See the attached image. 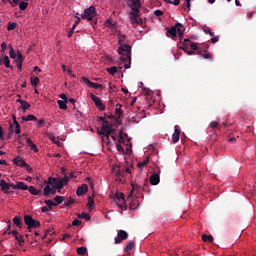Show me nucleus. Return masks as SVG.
Segmentation results:
<instances>
[{"label":"nucleus","mask_w":256,"mask_h":256,"mask_svg":"<svg viewBox=\"0 0 256 256\" xmlns=\"http://www.w3.org/2000/svg\"><path fill=\"white\" fill-rule=\"evenodd\" d=\"M118 54L122 56L120 57L121 61H123L124 63L125 61H128V64H124V68L131 69V45H120L118 48Z\"/></svg>","instance_id":"f257e3e1"},{"label":"nucleus","mask_w":256,"mask_h":256,"mask_svg":"<svg viewBox=\"0 0 256 256\" xmlns=\"http://www.w3.org/2000/svg\"><path fill=\"white\" fill-rule=\"evenodd\" d=\"M48 185H53L54 189H58V193H61V188L65 187V185H69V176L65 174L63 178L50 177L48 179Z\"/></svg>","instance_id":"f03ea898"},{"label":"nucleus","mask_w":256,"mask_h":256,"mask_svg":"<svg viewBox=\"0 0 256 256\" xmlns=\"http://www.w3.org/2000/svg\"><path fill=\"white\" fill-rule=\"evenodd\" d=\"M131 12L130 19H132L133 23L139 25L141 23V18H139V8L141 7V0H131Z\"/></svg>","instance_id":"7ed1b4c3"},{"label":"nucleus","mask_w":256,"mask_h":256,"mask_svg":"<svg viewBox=\"0 0 256 256\" xmlns=\"http://www.w3.org/2000/svg\"><path fill=\"white\" fill-rule=\"evenodd\" d=\"M97 11L95 10V6H90L89 8L84 9V13L81 16V19H87V21H91L94 25H97Z\"/></svg>","instance_id":"20e7f679"},{"label":"nucleus","mask_w":256,"mask_h":256,"mask_svg":"<svg viewBox=\"0 0 256 256\" xmlns=\"http://www.w3.org/2000/svg\"><path fill=\"white\" fill-rule=\"evenodd\" d=\"M24 223L25 225H27L29 231H31L32 229H37L38 227H41V222L33 219V216L31 215L24 216Z\"/></svg>","instance_id":"39448f33"},{"label":"nucleus","mask_w":256,"mask_h":256,"mask_svg":"<svg viewBox=\"0 0 256 256\" xmlns=\"http://www.w3.org/2000/svg\"><path fill=\"white\" fill-rule=\"evenodd\" d=\"M13 163L14 165H17V167H24L28 173H31V171H33V168H31V166H29V164H27V162H25V160H23V158H21V156H17L13 159Z\"/></svg>","instance_id":"423d86ee"},{"label":"nucleus","mask_w":256,"mask_h":256,"mask_svg":"<svg viewBox=\"0 0 256 256\" xmlns=\"http://www.w3.org/2000/svg\"><path fill=\"white\" fill-rule=\"evenodd\" d=\"M113 128H111L108 124H102L101 131H98L99 135H105L106 139L109 140L111 134L114 132Z\"/></svg>","instance_id":"0eeeda50"},{"label":"nucleus","mask_w":256,"mask_h":256,"mask_svg":"<svg viewBox=\"0 0 256 256\" xmlns=\"http://www.w3.org/2000/svg\"><path fill=\"white\" fill-rule=\"evenodd\" d=\"M83 83H85L90 89H103V84L92 82L87 77H82Z\"/></svg>","instance_id":"6e6552de"},{"label":"nucleus","mask_w":256,"mask_h":256,"mask_svg":"<svg viewBox=\"0 0 256 256\" xmlns=\"http://www.w3.org/2000/svg\"><path fill=\"white\" fill-rule=\"evenodd\" d=\"M129 234L125 232L124 230H119L118 231V237L115 238V244L119 245V243H122L125 241V239H128Z\"/></svg>","instance_id":"1a4fd4ad"},{"label":"nucleus","mask_w":256,"mask_h":256,"mask_svg":"<svg viewBox=\"0 0 256 256\" xmlns=\"http://www.w3.org/2000/svg\"><path fill=\"white\" fill-rule=\"evenodd\" d=\"M114 199H116V203L117 205L120 207V209H123V204L125 203V194L123 193H117L114 197Z\"/></svg>","instance_id":"9d476101"},{"label":"nucleus","mask_w":256,"mask_h":256,"mask_svg":"<svg viewBox=\"0 0 256 256\" xmlns=\"http://www.w3.org/2000/svg\"><path fill=\"white\" fill-rule=\"evenodd\" d=\"M179 137H181V131L179 130V126L174 127V133L172 135V142L179 143Z\"/></svg>","instance_id":"9b49d317"},{"label":"nucleus","mask_w":256,"mask_h":256,"mask_svg":"<svg viewBox=\"0 0 256 256\" xmlns=\"http://www.w3.org/2000/svg\"><path fill=\"white\" fill-rule=\"evenodd\" d=\"M8 235H13L15 237V240L18 241L19 245L25 243V239H23V236H19V232H17L16 230L9 231Z\"/></svg>","instance_id":"f8f14e48"},{"label":"nucleus","mask_w":256,"mask_h":256,"mask_svg":"<svg viewBox=\"0 0 256 256\" xmlns=\"http://www.w3.org/2000/svg\"><path fill=\"white\" fill-rule=\"evenodd\" d=\"M89 191V186L87 184H83L82 186L78 187L76 190V194L78 197H81V195H85Z\"/></svg>","instance_id":"ddd939ff"},{"label":"nucleus","mask_w":256,"mask_h":256,"mask_svg":"<svg viewBox=\"0 0 256 256\" xmlns=\"http://www.w3.org/2000/svg\"><path fill=\"white\" fill-rule=\"evenodd\" d=\"M160 181H161V178H160L159 174L154 173L150 176L151 185H159Z\"/></svg>","instance_id":"4468645a"},{"label":"nucleus","mask_w":256,"mask_h":256,"mask_svg":"<svg viewBox=\"0 0 256 256\" xmlns=\"http://www.w3.org/2000/svg\"><path fill=\"white\" fill-rule=\"evenodd\" d=\"M0 187L3 191V193H5L6 195H8L9 193V189H11L9 187V183H6L4 179L0 180Z\"/></svg>","instance_id":"2eb2a0df"},{"label":"nucleus","mask_w":256,"mask_h":256,"mask_svg":"<svg viewBox=\"0 0 256 256\" xmlns=\"http://www.w3.org/2000/svg\"><path fill=\"white\" fill-rule=\"evenodd\" d=\"M166 31H167L166 33L167 37L171 36L172 39H175V37H177L175 26H172L171 28H167Z\"/></svg>","instance_id":"dca6fc26"},{"label":"nucleus","mask_w":256,"mask_h":256,"mask_svg":"<svg viewBox=\"0 0 256 256\" xmlns=\"http://www.w3.org/2000/svg\"><path fill=\"white\" fill-rule=\"evenodd\" d=\"M198 55L200 57H203L204 59H213V55H211V53H209V51L205 50V51H199Z\"/></svg>","instance_id":"f3484780"},{"label":"nucleus","mask_w":256,"mask_h":256,"mask_svg":"<svg viewBox=\"0 0 256 256\" xmlns=\"http://www.w3.org/2000/svg\"><path fill=\"white\" fill-rule=\"evenodd\" d=\"M13 123L15 125V134L19 135V133H21V125L19 124V122L17 121V117L13 116Z\"/></svg>","instance_id":"a211bd4d"},{"label":"nucleus","mask_w":256,"mask_h":256,"mask_svg":"<svg viewBox=\"0 0 256 256\" xmlns=\"http://www.w3.org/2000/svg\"><path fill=\"white\" fill-rule=\"evenodd\" d=\"M15 189H20L21 191H28L29 186L24 184V182H17L16 186H14Z\"/></svg>","instance_id":"6ab92c4d"},{"label":"nucleus","mask_w":256,"mask_h":256,"mask_svg":"<svg viewBox=\"0 0 256 256\" xmlns=\"http://www.w3.org/2000/svg\"><path fill=\"white\" fill-rule=\"evenodd\" d=\"M18 103H20L21 109L23 111H27V109H29L31 107V104H29V102H27L25 100H18Z\"/></svg>","instance_id":"aec40b11"},{"label":"nucleus","mask_w":256,"mask_h":256,"mask_svg":"<svg viewBox=\"0 0 256 256\" xmlns=\"http://www.w3.org/2000/svg\"><path fill=\"white\" fill-rule=\"evenodd\" d=\"M0 59L3 61L6 69H13V67L11 66V61L9 60V56H4V58Z\"/></svg>","instance_id":"412c9836"},{"label":"nucleus","mask_w":256,"mask_h":256,"mask_svg":"<svg viewBox=\"0 0 256 256\" xmlns=\"http://www.w3.org/2000/svg\"><path fill=\"white\" fill-rule=\"evenodd\" d=\"M174 28H176V34H178L179 37H183V30H181V29H183V24L176 23Z\"/></svg>","instance_id":"4be33fe9"},{"label":"nucleus","mask_w":256,"mask_h":256,"mask_svg":"<svg viewBox=\"0 0 256 256\" xmlns=\"http://www.w3.org/2000/svg\"><path fill=\"white\" fill-rule=\"evenodd\" d=\"M87 207L90 209V211H93V209H95V200H93V196L88 197Z\"/></svg>","instance_id":"5701e85b"},{"label":"nucleus","mask_w":256,"mask_h":256,"mask_svg":"<svg viewBox=\"0 0 256 256\" xmlns=\"http://www.w3.org/2000/svg\"><path fill=\"white\" fill-rule=\"evenodd\" d=\"M25 121H37V117H35V115H33V114H29L28 116H23L21 123H23Z\"/></svg>","instance_id":"b1692460"},{"label":"nucleus","mask_w":256,"mask_h":256,"mask_svg":"<svg viewBox=\"0 0 256 256\" xmlns=\"http://www.w3.org/2000/svg\"><path fill=\"white\" fill-rule=\"evenodd\" d=\"M39 82H40V80H39V77H37V76H32L30 78V83L33 87H37V85H39Z\"/></svg>","instance_id":"393cba45"},{"label":"nucleus","mask_w":256,"mask_h":256,"mask_svg":"<svg viewBox=\"0 0 256 256\" xmlns=\"http://www.w3.org/2000/svg\"><path fill=\"white\" fill-rule=\"evenodd\" d=\"M13 223L16 227H19V229H21V227H23V222H21V219L17 216H15L13 218Z\"/></svg>","instance_id":"a878e982"},{"label":"nucleus","mask_w":256,"mask_h":256,"mask_svg":"<svg viewBox=\"0 0 256 256\" xmlns=\"http://www.w3.org/2000/svg\"><path fill=\"white\" fill-rule=\"evenodd\" d=\"M202 240H203L205 243H213V236L207 235V234H203V235H202Z\"/></svg>","instance_id":"bb28decb"},{"label":"nucleus","mask_w":256,"mask_h":256,"mask_svg":"<svg viewBox=\"0 0 256 256\" xmlns=\"http://www.w3.org/2000/svg\"><path fill=\"white\" fill-rule=\"evenodd\" d=\"M133 249H135V241H130L124 248V251H133Z\"/></svg>","instance_id":"cd10ccee"},{"label":"nucleus","mask_w":256,"mask_h":256,"mask_svg":"<svg viewBox=\"0 0 256 256\" xmlns=\"http://www.w3.org/2000/svg\"><path fill=\"white\" fill-rule=\"evenodd\" d=\"M28 191L31 193V195H39V193H41V190H37L35 186L28 187Z\"/></svg>","instance_id":"c85d7f7f"},{"label":"nucleus","mask_w":256,"mask_h":256,"mask_svg":"<svg viewBox=\"0 0 256 256\" xmlns=\"http://www.w3.org/2000/svg\"><path fill=\"white\" fill-rule=\"evenodd\" d=\"M149 163V156H147L143 161L138 162L137 166L139 167V169H143V167H145V165H147Z\"/></svg>","instance_id":"c756f323"},{"label":"nucleus","mask_w":256,"mask_h":256,"mask_svg":"<svg viewBox=\"0 0 256 256\" xmlns=\"http://www.w3.org/2000/svg\"><path fill=\"white\" fill-rule=\"evenodd\" d=\"M116 177H125V168L118 167Z\"/></svg>","instance_id":"7c9ffc66"},{"label":"nucleus","mask_w":256,"mask_h":256,"mask_svg":"<svg viewBox=\"0 0 256 256\" xmlns=\"http://www.w3.org/2000/svg\"><path fill=\"white\" fill-rule=\"evenodd\" d=\"M57 104L59 105L60 109H63L64 111L67 110V101L58 100Z\"/></svg>","instance_id":"2f4dec72"},{"label":"nucleus","mask_w":256,"mask_h":256,"mask_svg":"<svg viewBox=\"0 0 256 256\" xmlns=\"http://www.w3.org/2000/svg\"><path fill=\"white\" fill-rule=\"evenodd\" d=\"M23 64V54H21L19 51L17 52L16 56V65Z\"/></svg>","instance_id":"473e14b6"},{"label":"nucleus","mask_w":256,"mask_h":256,"mask_svg":"<svg viewBox=\"0 0 256 256\" xmlns=\"http://www.w3.org/2000/svg\"><path fill=\"white\" fill-rule=\"evenodd\" d=\"M75 203V199L69 197L68 200L64 202L65 207L71 208V206Z\"/></svg>","instance_id":"72a5a7b5"},{"label":"nucleus","mask_w":256,"mask_h":256,"mask_svg":"<svg viewBox=\"0 0 256 256\" xmlns=\"http://www.w3.org/2000/svg\"><path fill=\"white\" fill-rule=\"evenodd\" d=\"M54 201H56L55 204L57 206L61 205V203H63V201H65V197H63V196H56V197H54Z\"/></svg>","instance_id":"f704fd0d"},{"label":"nucleus","mask_w":256,"mask_h":256,"mask_svg":"<svg viewBox=\"0 0 256 256\" xmlns=\"http://www.w3.org/2000/svg\"><path fill=\"white\" fill-rule=\"evenodd\" d=\"M44 203L48 205V209H50V211L53 207H57V204L52 200H45Z\"/></svg>","instance_id":"c9c22d12"},{"label":"nucleus","mask_w":256,"mask_h":256,"mask_svg":"<svg viewBox=\"0 0 256 256\" xmlns=\"http://www.w3.org/2000/svg\"><path fill=\"white\" fill-rule=\"evenodd\" d=\"M15 29H17V23H15V22H8L7 30L8 31H15Z\"/></svg>","instance_id":"e433bc0d"},{"label":"nucleus","mask_w":256,"mask_h":256,"mask_svg":"<svg viewBox=\"0 0 256 256\" xmlns=\"http://www.w3.org/2000/svg\"><path fill=\"white\" fill-rule=\"evenodd\" d=\"M78 255H87V247H79L77 248Z\"/></svg>","instance_id":"4c0bfd02"},{"label":"nucleus","mask_w":256,"mask_h":256,"mask_svg":"<svg viewBox=\"0 0 256 256\" xmlns=\"http://www.w3.org/2000/svg\"><path fill=\"white\" fill-rule=\"evenodd\" d=\"M95 106L97 107V109H99V111H105V104H103V102H101V100L96 102Z\"/></svg>","instance_id":"58836bf2"},{"label":"nucleus","mask_w":256,"mask_h":256,"mask_svg":"<svg viewBox=\"0 0 256 256\" xmlns=\"http://www.w3.org/2000/svg\"><path fill=\"white\" fill-rule=\"evenodd\" d=\"M27 7H29V3L22 1L19 3V9L20 11H25V9H27Z\"/></svg>","instance_id":"ea45409f"},{"label":"nucleus","mask_w":256,"mask_h":256,"mask_svg":"<svg viewBox=\"0 0 256 256\" xmlns=\"http://www.w3.org/2000/svg\"><path fill=\"white\" fill-rule=\"evenodd\" d=\"M115 113L118 117H121V115H123V110H121V104L116 105Z\"/></svg>","instance_id":"a19ab883"},{"label":"nucleus","mask_w":256,"mask_h":256,"mask_svg":"<svg viewBox=\"0 0 256 256\" xmlns=\"http://www.w3.org/2000/svg\"><path fill=\"white\" fill-rule=\"evenodd\" d=\"M119 40H118V43H119V45H125L124 43H125V40L127 39V36L125 35V34H120L119 36Z\"/></svg>","instance_id":"79ce46f5"},{"label":"nucleus","mask_w":256,"mask_h":256,"mask_svg":"<svg viewBox=\"0 0 256 256\" xmlns=\"http://www.w3.org/2000/svg\"><path fill=\"white\" fill-rule=\"evenodd\" d=\"M49 193H51V186L48 185L44 188V192H43L44 197H49Z\"/></svg>","instance_id":"37998d69"},{"label":"nucleus","mask_w":256,"mask_h":256,"mask_svg":"<svg viewBox=\"0 0 256 256\" xmlns=\"http://www.w3.org/2000/svg\"><path fill=\"white\" fill-rule=\"evenodd\" d=\"M107 72H108L110 75H115V73H117V67L112 66V67H110V68L107 69Z\"/></svg>","instance_id":"c03bdc74"},{"label":"nucleus","mask_w":256,"mask_h":256,"mask_svg":"<svg viewBox=\"0 0 256 256\" xmlns=\"http://www.w3.org/2000/svg\"><path fill=\"white\" fill-rule=\"evenodd\" d=\"M78 217H82V219H86V221H89L91 219V216H89V214L85 212H82L81 214H79Z\"/></svg>","instance_id":"a18cd8bd"},{"label":"nucleus","mask_w":256,"mask_h":256,"mask_svg":"<svg viewBox=\"0 0 256 256\" xmlns=\"http://www.w3.org/2000/svg\"><path fill=\"white\" fill-rule=\"evenodd\" d=\"M165 3H169L170 5H179L181 3V0H164Z\"/></svg>","instance_id":"49530a36"},{"label":"nucleus","mask_w":256,"mask_h":256,"mask_svg":"<svg viewBox=\"0 0 256 256\" xmlns=\"http://www.w3.org/2000/svg\"><path fill=\"white\" fill-rule=\"evenodd\" d=\"M121 143H125V137H123V131L119 133L118 145H121Z\"/></svg>","instance_id":"de8ad7c7"},{"label":"nucleus","mask_w":256,"mask_h":256,"mask_svg":"<svg viewBox=\"0 0 256 256\" xmlns=\"http://www.w3.org/2000/svg\"><path fill=\"white\" fill-rule=\"evenodd\" d=\"M90 99H92V101L96 104V103H99V101H101L99 99V97L95 96V94L91 93L90 94Z\"/></svg>","instance_id":"09e8293b"},{"label":"nucleus","mask_w":256,"mask_h":256,"mask_svg":"<svg viewBox=\"0 0 256 256\" xmlns=\"http://www.w3.org/2000/svg\"><path fill=\"white\" fill-rule=\"evenodd\" d=\"M47 137H48V139H50V141H52V143H57L55 135L53 133H48Z\"/></svg>","instance_id":"8fccbe9b"},{"label":"nucleus","mask_w":256,"mask_h":256,"mask_svg":"<svg viewBox=\"0 0 256 256\" xmlns=\"http://www.w3.org/2000/svg\"><path fill=\"white\" fill-rule=\"evenodd\" d=\"M210 127H211V129H218V128H219V122H217V121H212V122L210 123Z\"/></svg>","instance_id":"3c124183"},{"label":"nucleus","mask_w":256,"mask_h":256,"mask_svg":"<svg viewBox=\"0 0 256 256\" xmlns=\"http://www.w3.org/2000/svg\"><path fill=\"white\" fill-rule=\"evenodd\" d=\"M9 55L11 59H15V57H17V54H15V50L11 46H10Z\"/></svg>","instance_id":"603ef678"},{"label":"nucleus","mask_w":256,"mask_h":256,"mask_svg":"<svg viewBox=\"0 0 256 256\" xmlns=\"http://www.w3.org/2000/svg\"><path fill=\"white\" fill-rule=\"evenodd\" d=\"M116 149L119 151V153H125V148H123L121 144H117Z\"/></svg>","instance_id":"864d4df0"},{"label":"nucleus","mask_w":256,"mask_h":256,"mask_svg":"<svg viewBox=\"0 0 256 256\" xmlns=\"http://www.w3.org/2000/svg\"><path fill=\"white\" fill-rule=\"evenodd\" d=\"M192 43L193 42H191L189 39L185 38L184 42H183V45H184V47H191Z\"/></svg>","instance_id":"5fc2aeb1"},{"label":"nucleus","mask_w":256,"mask_h":256,"mask_svg":"<svg viewBox=\"0 0 256 256\" xmlns=\"http://www.w3.org/2000/svg\"><path fill=\"white\" fill-rule=\"evenodd\" d=\"M9 132H10V135H13L15 133V124L10 123Z\"/></svg>","instance_id":"6e6d98bb"},{"label":"nucleus","mask_w":256,"mask_h":256,"mask_svg":"<svg viewBox=\"0 0 256 256\" xmlns=\"http://www.w3.org/2000/svg\"><path fill=\"white\" fill-rule=\"evenodd\" d=\"M190 47H191V49H193V51H199V46H197V43H195V42H192L190 44Z\"/></svg>","instance_id":"4d7b16f0"},{"label":"nucleus","mask_w":256,"mask_h":256,"mask_svg":"<svg viewBox=\"0 0 256 256\" xmlns=\"http://www.w3.org/2000/svg\"><path fill=\"white\" fill-rule=\"evenodd\" d=\"M72 225L73 227H79V225H81V220L79 219L73 220Z\"/></svg>","instance_id":"13d9d810"},{"label":"nucleus","mask_w":256,"mask_h":256,"mask_svg":"<svg viewBox=\"0 0 256 256\" xmlns=\"http://www.w3.org/2000/svg\"><path fill=\"white\" fill-rule=\"evenodd\" d=\"M31 151H34V153H39V148H37V145L32 144L30 146Z\"/></svg>","instance_id":"bf43d9fd"},{"label":"nucleus","mask_w":256,"mask_h":256,"mask_svg":"<svg viewBox=\"0 0 256 256\" xmlns=\"http://www.w3.org/2000/svg\"><path fill=\"white\" fill-rule=\"evenodd\" d=\"M66 73H68L70 75V77H73L75 79V77H77L75 74H73V71L71 70V68H68L66 70Z\"/></svg>","instance_id":"052dcab7"},{"label":"nucleus","mask_w":256,"mask_h":256,"mask_svg":"<svg viewBox=\"0 0 256 256\" xmlns=\"http://www.w3.org/2000/svg\"><path fill=\"white\" fill-rule=\"evenodd\" d=\"M154 15H155L156 17H161V15H163V11H161V10H155V11H154Z\"/></svg>","instance_id":"680f3d73"},{"label":"nucleus","mask_w":256,"mask_h":256,"mask_svg":"<svg viewBox=\"0 0 256 256\" xmlns=\"http://www.w3.org/2000/svg\"><path fill=\"white\" fill-rule=\"evenodd\" d=\"M10 4L12 5V7H17L19 5V0H12Z\"/></svg>","instance_id":"e2e57ef3"},{"label":"nucleus","mask_w":256,"mask_h":256,"mask_svg":"<svg viewBox=\"0 0 256 256\" xmlns=\"http://www.w3.org/2000/svg\"><path fill=\"white\" fill-rule=\"evenodd\" d=\"M60 99H62V101H67V103L69 102L66 94H60Z\"/></svg>","instance_id":"0e129e2a"},{"label":"nucleus","mask_w":256,"mask_h":256,"mask_svg":"<svg viewBox=\"0 0 256 256\" xmlns=\"http://www.w3.org/2000/svg\"><path fill=\"white\" fill-rule=\"evenodd\" d=\"M43 125H45V120L44 119L38 120V127H43Z\"/></svg>","instance_id":"69168bd1"},{"label":"nucleus","mask_w":256,"mask_h":256,"mask_svg":"<svg viewBox=\"0 0 256 256\" xmlns=\"http://www.w3.org/2000/svg\"><path fill=\"white\" fill-rule=\"evenodd\" d=\"M41 211H42V213H47V211H51V210L49 209V207L43 206V207L41 208Z\"/></svg>","instance_id":"338daca9"},{"label":"nucleus","mask_w":256,"mask_h":256,"mask_svg":"<svg viewBox=\"0 0 256 256\" xmlns=\"http://www.w3.org/2000/svg\"><path fill=\"white\" fill-rule=\"evenodd\" d=\"M65 239H71V235L70 234H63L62 235V240L65 241Z\"/></svg>","instance_id":"774afa93"}]
</instances>
